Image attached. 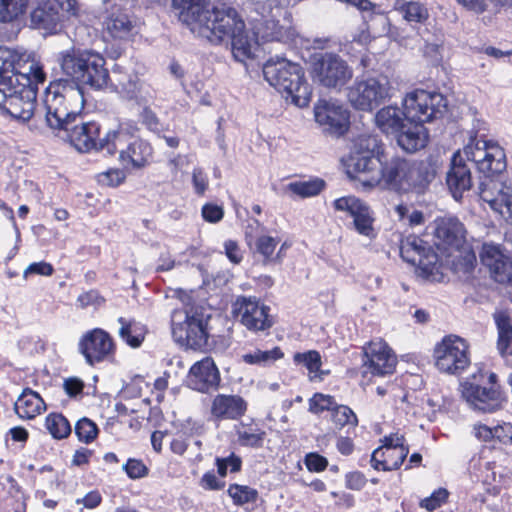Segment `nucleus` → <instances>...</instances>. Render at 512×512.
<instances>
[{
    "label": "nucleus",
    "mask_w": 512,
    "mask_h": 512,
    "mask_svg": "<svg viewBox=\"0 0 512 512\" xmlns=\"http://www.w3.org/2000/svg\"><path fill=\"white\" fill-rule=\"evenodd\" d=\"M462 395L475 409L482 412H494L501 408V393L494 388H485L473 383L463 385Z\"/></svg>",
    "instance_id": "obj_18"
},
{
    "label": "nucleus",
    "mask_w": 512,
    "mask_h": 512,
    "mask_svg": "<svg viewBox=\"0 0 512 512\" xmlns=\"http://www.w3.org/2000/svg\"><path fill=\"white\" fill-rule=\"evenodd\" d=\"M446 182L456 200L460 199L463 193L472 186L471 170L459 152L454 154L451 160V167L447 172Z\"/></svg>",
    "instance_id": "obj_22"
},
{
    "label": "nucleus",
    "mask_w": 512,
    "mask_h": 512,
    "mask_svg": "<svg viewBox=\"0 0 512 512\" xmlns=\"http://www.w3.org/2000/svg\"><path fill=\"white\" fill-rule=\"evenodd\" d=\"M424 122L407 121L397 134L398 145L406 152L413 153L424 148L428 141V133Z\"/></svg>",
    "instance_id": "obj_24"
},
{
    "label": "nucleus",
    "mask_w": 512,
    "mask_h": 512,
    "mask_svg": "<svg viewBox=\"0 0 512 512\" xmlns=\"http://www.w3.org/2000/svg\"><path fill=\"white\" fill-rule=\"evenodd\" d=\"M383 145L376 136L360 135L352 144L345 161L347 174L367 186H375L380 181L381 156Z\"/></svg>",
    "instance_id": "obj_7"
},
{
    "label": "nucleus",
    "mask_w": 512,
    "mask_h": 512,
    "mask_svg": "<svg viewBox=\"0 0 512 512\" xmlns=\"http://www.w3.org/2000/svg\"><path fill=\"white\" fill-rule=\"evenodd\" d=\"M246 411V402L239 396L218 395L215 397L211 412L217 418L237 419Z\"/></svg>",
    "instance_id": "obj_29"
},
{
    "label": "nucleus",
    "mask_w": 512,
    "mask_h": 512,
    "mask_svg": "<svg viewBox=\"0 0 512 512\" xmlns=\"http://www.w3.org/2000/svg\"><path fill=\"white\" fill-rule=\"evenodd\" d=\"M352 217L354 218L355 228L360 234L368 237L374 236V220L370 214V209L368 206H366L364 203L360 205L359 209L354 212Z\"/></svg>",
    "instance_id": "obj_36"
},
{
    "label": "nucleus",
    "mask_w": 512,
    "mask_h": 512,
    "mask_svg": "<svg viewBox=\"0 0 512 512\" xmlns=\"http://www.w3.org/2000/svg\"><path fill=\"white\" fill-rule=\"evenodd\" d=\"M306 465L309 470L322 471L327 466V460L317 454H310L306 458Z\"/></svg>",
    "instance_id": "obj_61"
},
{
    "label": "nucleus",
    "mask_w": 512,
    "mask_h": 512,
    "mask_svg": "<svg viewBox=\"0 0 512 512\" xmlns=\"http://www.w3.org/2000/svg\"><path fill=\"white\" fill-rule=\"evenodd\" d=\"M63 13L50 1L39 3L29 15L30 27L45 35L57 34L62 28Z\"/></svg>",
    "instance_id": "obj_17"
},
{
    "label": "nucleus",
    "mask_w": 512,
    "mask_h": 512,
    "mask_svg": "<svg viewBox=\"0 0 512 512\" xmlns=\"http://www.w3.org/2000/svg\"><path fill=\"white\" fill-rule=\"evenodd\" d=\"M36 98L30 75L18 72L12 60L0 56V107L26 122L34 114Z\"/></svg>",
    "instance_id": "obj_5"
},
{
    "label": "nucleus",
    "mask_w": 512,
    "mask_h": 512,
    "mask_svg": "<svg viewBox=\"0 0 512 512\" xmlns=\"http://www.w3.org/2000/svg\"><path fill=\"white\" fill-rule=\"evenodd\" d=\"M404 110L386 106L375 115L378 128L387 134H396L407 121L429 122L442 117L447 111V100L438 92L416 90L404 99Z\"/></svg>",
    "instance_id": "obj_3"
},
{
    "label": "nucleus",
    "mask_w": 512,
    "mask_h": 512,
    "mask_svg": "<svg viewBox=\"0 0 512 512\" xmlns=\"http://www.w3.org/2000/svg\"><path fill=\"white\" fill-rule=\"evenodd\" d=\"M54 272V269L51 264L46 262H38L30 264L24 271V277H27L29 274H39L44 276H50Z\"/></svg>",
    "instance_id": "obj_58"
},
{
    "label": "nucleus",
    "mask_w": 512,
    "mask_h": 512,
    "mask_svg": "<svg viewBox=\"0 0 512 512\" xmlns=\"http://www.w3.org/2000/svg\"><path fill=\"white\" fill-rule=\"evenodd\" d=\"M324 187V181L320 179L310 180V181H299L293 182L289 184V189L305 198L311 197L319 194Z\"/></svg>",
    "instance_id": "obj_41"
},
{
    "label": "nucleus",
    "mask_w": 512,
    "mask_h": 512,
    "mask_svg": "<svg viewBox=\"0 0 512 512\" xmlns=\"http://www.w3.org/2000/svg\"><path fill=\"white\" fill-rule=\"evenodd\" d=\"M480 260L491 272L496 264H499L506 255L503 254L498 245L484 243L479 253Z\"/></svg>",
    "instance_id": "obj_40"
},
{
    "label": "nucleus",
    "mask_w": 512,
    "mask_h": 512,
    "mask_svg": "<svg viewBox=\"0 0 512 512\" xmlns=\"http://www.w3.org/2000/svg\"><path fill=\"white\" fill-rule=\"evenodd\" d=\"M113 347L109 334L98 328L86 333L80 342V350L91 365L102 361L113 351Z\"/></svg>",
    "instance_id": "obj_16"
},
{
    "label": "nucleus",
    "mask_w": 512,
    "mask_h": 512,
    "mask_svg": "<svg viewBox=\"0 0 512 512\" xmlns=\"http://www.w3.org/2000/svg\"><path fill=\"white\" fill-rule=\"evenodd\" d=\"M245 24L239 17L237 11L231 7H216L211 10L210 17H207L205 23L202 25L206 37L214 35L217 39L221 40L224 37H232L234 33H239L243 30Z\"/></svg>",
    "instance_id": "obj_13"
},
{
    "label": "nucleus",
    "mask_w": 512,
    "mask_h": 512,
    "mask_svg": "<svg viewBox=\"0 0 512 512\" xmlns=\"http://www.w3.org/2000/svg\"><path fill=\"white\" fill-rule=\"evenodd\" d=\"M276 244L277 242L273 237L261 236L257 239L256 248L264 256L265 261H268L275 250Z\"/></svg>",
    "instance_id": "obj_52"
},
{
    "label": "nucleus",
    "mask_w": 512,
    "mask_h": 512,
    "mask_svg": "<svg viewBox=\"0 0 512 512\" xmlns=\"http://www.w3.org/2000/svg\"><path fill=\"white\" fill-rule=\"evenodd\" d=\"M224 212L220 206L213 204H206L202 208L203 218L211 223H216L223 218Z\"/></svg>",
    "instance_id": "obj_57"
},
{
    "label": "nucleus",
    "mask_w": 512,
    "mask_h": 512,
    "mask_svg": "<svg viewBox=\"0 0 512 512\" xmlns=\"http://www.w3.org/2000/svg\"><path fill=\"white\" fill-rule=\"evenodd\" d=\"M495 321L498 328L499 339L498 349L502 355L507 353V349L512 342V323L510 317L504 313L499 312L495 314Z\"/></svg>",
    "instance_id": "obj_35"
},
{
    "label": "nucleus",
    "mask_w": 512,
    "mask_h": 512,
    "mask_svg": "<svg viewBox=\"0 0 512 512\" xmlns=\"http://www.w3.org/2000/svg\"><path fill=\"white\" fill-rule=\"evenodd\" d=\"M46 426L54 438L62 439L71 432L68 420L61 414H51L46 419Z\"/></svg>",
    "instance_id": "obj_38"
},
{
    "label": "nucleus",
    "mask_w": 512,
    "mask_h": 512,
    "mask_svg": "<svg viewBox=\"0 0 512 512\" xmlns=\"http://www.w3.org/2000/svg\"><path fill=\"white\" fill-rule=\"evenodd\" d=\"M29 0H0V23L18 22L27 12Z\"/></svg>",
    "instance_id": "obj_33"
},
{
    "label": "nucleus",
    "mask_w": 512,
    "mask_h": 512,
    "mask_svg": "<svg viewBox=\"0 0 512 512\" xmlns=\"http://www.w3.org/2000/svg\"><path fill=\"white\" fill-rule=\"evenodd\" d=\"M231 39L232 53L236 60L243 62L245 59L253 55V48L257 45V41L249 37L245 27L239 33H234Z\"/></svg>",
    "instance_id": "obj_34"
},
{
    "label": "nucleus",
    "mask_w": 512,
    "mask_h": 512,
    "mask_svg": "<svg viewBox=\"0 0 512 512\" xmlns=\"http://www.w3.org/2000/svg\"><path fill=\"white\" fill-rule=\"evenodd\" d=\"M504 6H512V0H468L467 9L476 13L498 12Z\"/></svg>",
    "instance_id": "obj_42"
},
{
    "label": "nucleus",
    "mask_w": 512,
    "mask_h": 512,
    "mask_svg": "<svg viewBox=\"0 0 512 512\" xmlns=\"http://www.w3.org/2000/svg\"><path fill=\"white\" fill-rule=\"evenodd\" d=\"M332 412L333 422L340 427L345 425L355 426L358 422L356 415L348 406H335Z\"/></svg>",
    "instance_id": "obj_46"
},
{
    "label": "nucleus",
    "mask_w": 512,
    "mask_h": 512,
    "mask_svg": "<svg viewBox=\"0 0 512 512\" xmlns=\"http://www.w3.org/2000/svg\"><path fill=\"white\" fill-rule=\"evenodd\" d=\"M237 313L241 316V322L250 330H265L271 326L268 317V308L260 305L259 302L242 298L237 301Z\"/></svg>",
    "instance_id": "obj_21"
},
{
    "label": "nucleus",
    "mask_w": 512,
    "mask_h": 512,
    "mask_svg": "<svg viewBox=\"0 0 512 512\" xmlns=\"http://www.w3.org/2000/svg\"><path fill=\"white\" fill-rule=\"evenodd\" d=\"M457 255L453 256V267L456 272H462L464 274H470L476 265V255L470 248H464L463 250L455 249Z\"/></svg>",
    "instance_id": "obj_37"
},
{
    "label": "nucleus",
    "mask_w": 512,
    "mask_h": 512,
    "mask_svg": "<svg viewBox=\"0 0 512 512\" xmlns=\"http://www.w3.org/2000/svg\"><path fill=\"white\" fill-rule=\"evenodd\" d=\"M294 362L304 365L310 373H317L321 367V356L319 352L310 350L305 353H296L293 357Z\"/></svg>",
    "instance_id": "obj_43"
},
{
    "label": "nucleus",
    "mask_w": 512,
    "mask_h": 512,
    "mask_svg": "<svg viewBox=\"0 0 512 512\" xmlns=\"http://www.w3.org/2000/svg\"><path fill=\"white\" fill-rule=\"evenodd\" d=\"M463 153L484 175L479 185L480 198L503 218H512V185L496 178L506 169L504 150L496 143L474 138Z\"/></svg>",
    "instance_id": "obj_2"
},
{
    "label": "nucleus",
    "mask_w": 512,
    "mask_h": 512,
    "mask_svg": "<svg viewBox=\"0 0 512 512\" xmlns=\"http://www.w3.org/2000/svg\"><path fill=\"white\" fill-rule=\"evenodd\" d=\"M166 306L172 309V334L178 343L195 350L207 345V320L198 312L187 292L173 290L166 296Z\"/></svg>",
    "instance_id": "obj_4"
},
{
    "label": "nucleus",
    "mask_w": 512,
    "mask_h": 512,
    "mask_svg": "<svg viewBox=\"0 0 512 512\" xmlns=\"http://www.w3.org/2000/svg\"><path fill=\"white\" fill-rule=\"evenodd\" d=\"M435 237L438 245L459 249L464 242L465 230L455 218H440L435 221Z\"/></svg>",
    "instance_id": "obj_25"
},
{
    "label": "nucleus",
    "mask_w": 512,
    "mask_h": 512,
    "mask_svg": "<svg viewBox=\"0 0 512 512\" xmlns=\"http://www.w3.org/2000/svg\"><path fill=\"white\" fill-rule=\"evenodd\" d=\"M105 31L114 39H128L135 29V21L121 8L113 7L104 21Z\"/></svg>",
    "instance_id": "obj_26"
},
{
    "label": "nucleus",
    "mask_w": 512,
    "mask_h": 512,
    "mask_svg": "<svg viewBox=\"0 0 512 512\" xmlns=\"http://www.w3.org/2000/svg\"><path fill=\"white\" fill-rule=\"evenodd\" d=\"M266 81L298 107L310 101L311 91L300 65L284 58L269 59L263 66Z\"/></svg>",
    "instance_id": "obj_6"
},
{
    "label": "nucleus",
    "mask_w": 512,
    "mask_h": 512,
    "mask_svg": "<svg viewBox=\"0 0 512 512\" xmlns=\"http://www.w3.org/2000/svg\"><path fill=\"white\" fill-rule=\"evenodd\" d=\"M316 121L335 134H343L349 125V113L340 105L320 101L314 109Z\"/></svg>",
    "instance_id": "obj_19"
},
{
    "label": "nucleus",
    "mask_w": 512,
    "mask_h": 512,
    "mask_svg": "<svg viewBox=\"0 0 512 512\" xmlns=\"http://www.w3.org/2000/svg\"><path fill=\"white\" fill-rule=\"evenodd\" d=\"M440 48L441 46L439 44L428 43L424 48V55L430 58L433 64H438L442 59Z\"/></svg>",
    "instance_id": "obj_64"
},
{
    "label": "nucleus",
    "mask_w": 512,
    "mask_h": 512,
    "mask_svg": "<svg viewBox=\"0 0 512 512\" xmlns=\"http://www.w3.org/2000/svg\"><path fill=\"white\" fill-rule=\"evenodd\" d=\"M474 429L476 437L482 441H489L493 438H497L499 441L506 444V440L500 435V432L503 431L502 426H497L492 429L486 425L479 424L476 425Z\"/></svg>",
    "instance_id": "obj_50"
},
{
    "label": "nucleus",
    "mask_w": 512,
    "mask_h": 512,
    "mask_svg": "<svg viewBox=\"0 0 512 512\" xmlns=\"http://www.w3.org/2000/svg\"><path fill=\"white\" fill-rule=\"evenodd\" d=\"M189 383L193 389L200 392H207L219 386L220 374L212 358L206 357L191 367Z\"/></svg>",
    "instance_id": "obj_20"
},
{
    "label": "nucleus",
    "mask_w": 512,
    "mask_h": 512,
    "mask_svg": "<svg viewBox=\"0 0 512 512\" xmlns=\"http://www.w3.org/2000/svg\"><path fill=\"white\" fill-rule=\"evenodd\" d=\"M402 13L404 18L409 22L420 23L428 17L427 9L417 2H409L403 5Z\"/></svg>",
    "instance_id": "obj_47"
},
{
    "label": "nucleus",
    "mask_w": 512,
    "mask_h": 512,
    "mask_svg": "<svg viewBox=\"0 0 512 512\" xmlns=\"http://www.w3.org/2000/svg\"><path fill=\"white\" fill-rule=\"evenodd\" d=\"M404 446V436L399 435L398 433L390 434L389 436H385L383 439V445L380 448H392L399 449Z\"/></svg>",
    "instance_id": "obj_63"
},
{
    "label": "nucleus",
    "mask_w": 512,
    "mask_h": 512,
    "mask_svg": "<svg viewBox=\"0 0 512 512\" xmlns=\"http://www.w3.org/2000/svg\"><path fill=\"white\" fill-rule=\"evenodd\" d=\"M75 432L79 440L89 443L96 438L98 428L90 419L82 418L76 423Z\"/></svg>",
    "instance_id": "obj_44"
},
{
    "label": "nucleus",
    "mask_w": 512,
    "mask_h": 512,
    "mask_svg": "<svg viewBox=\"0 0 512 512\" xmlns=\"http://www.w3.org/2000/svg\"><path fill=\"white\" fill-rule=\"evenodd\" d=\"M209 0H172L174 9L178 11L179 20L186 25H199L201 28L211 10L207 9Z\"/></svg>",
    "instance_id": "obj_23"
},
{
    "label": "nucleus",
    "mask_w": 512,
    "mask_h": 512,
    "mask_svg": "<svg viewBox=\"0 0 512 512\" xmlns=\"http://www.w3.org/2000/svg\"><path fill=\"white\" fill-rule=\"evenodd\" d=\"M83 387H84L83 382L77 378H70V379L65 380V382H64V389H65L66 393L71 397L76 396L77 394L81 393L83 390Z\"/></svg>",
    "instance_id": "obj_62"
},
{
    "label": "nucleus",
    "mask_w": 512,
    "mask_h": 512,
    "mask_svg": "<svg viewBox=\"0 0 512 512\" xmlns=\"http://www.w3.org/2000/svg\"><path fill=\"white\" fill-rule=\"evenodd\" d=\"M265 437V432L248 433L239 432V442L241 445L250 447H260Z\"/></svg>",
    "instance_id": "obj_56"
},
{
    "label": "nucleus",
    "mask_w": 512,
    "mask_h": 512,
    "mask_svg": "<svg viewBox=\"0 0 512 512\" xmlns=\"http://www.w3.org/2000/svg\"><path fill=\"white\" fill-rule=\"evenodd\" d=\"M409 453L407 447H400L399 449L392 448H377L371 457L372 466L375 469L380 467L384 471L396 470L403 463Z\"/></svg>",
    "instance_id": "obj_30"
},
{
    "label": "nucleus",
    "mask_w": 512,
    "mask_h": 512,
    "mask_svg": "<svg viewBox=\"0 0 512 512\" xmlns=\"http://www.w3.org/2000/svg\"><path fill=\"white\" fill-rule=\"evenodd\" d=\"M400 254L404 261L417 266L423 277L439 280L438 255L425 241L418 237H407L401 243Z\"/></svg>",
    "instance_id": "obj_12"
},
{
    "label": "nucleus",
    "mask_w": 512,
    "mask_h": 512,
    "mask_svg": "<svg viewBox=\"0 0 512 512\" xmlns=\"http://www.w3.org/2000/svg\"><path fill=\"white\" fill-rule=\"evenodd\" d=\"M46 124L58 130L59 136L68 140L78 151L106 150L114 154L127 141L128 132L120 127L100 138V127L95 122L77 123L84 107L80 86L68 79L51 83L44 99Z\"/></svg>",
    "instance_id": "obj_1"
},
{
    "label": "nucleus",
    "mask_w": 512,
    "mask_h": 512,
    "mask_svg": "<svg viewBox=\"0 0 512 512\" xmlns=\"http://www.w3.org/2000/svg\"><path fill=\"white\" fill-rule=\"evenodd\" d=\"M314 81L326 88L340 89L353 77V70L340 56L324 53L312 65Z\"/></svg>",
    "instance_id": "obj_10"
},
{
    "label": "nucleus",
    "mask_w": 512,
    "mask_h": 512,
    "mask_svg": "<svg viewBox=\"0 0 512 512\" xmlns=\"http://www.w3.org/2000/svg\"><path fill=\"white\" fill-rule=\"evenodd\" d=\"M448 495L449 493L446 489L439 488L430 497L423 499L420 505L428 511H433L447 500Z\"/></svg>",
    "instance_id": "obj_51"
},
{
    "label": "nucleus",
    "mask_w": 512,
    "mask_h": 512,
    "mask_svg": "<svg viewBox=\"0 0 512 512\" xmlns=\"http://www.w3.org/2000/svg\"><path fill=\"white\" fill-rule=\"evenodd\" d=\"M229 495L233 498L234 502L238 505H242L251 501H254L257 496L256 490L241 485L230 486Z\"/></svg>",
    "instance_id": "obj_48"
},
{
    "label": "nucleus",
    "mask_w": 512,
    "mask_h": 512,
    "mask_svg": "<svg viewBox=\"0 0 512 512\" xmlns=\"http://www.w3.org/2000/svg\"><path fill=\"white\" fill-rule=\"evenodd\" d=\"M362 204L363 202L355 197H342L334 201L335 209L339 211H348L351 216Z\"/></svg>",
    "instance_id": "obj_53"
},
{
    "label": "nucleus",
    "mask_w": 512,
    "mask_h": 512,
    "mask_svg": "<svg viewBox=\"0 0 512 512\" xmlns=\"http://www.w3.org/2000/svg\"><path fill=\"white\" fill-rule=\"evenodd\" d=\"M52 5H56L59 12H65L69 15L75 16L77 14L76 0H53L50 1Z\"/></svg>",
    "instance_id": "obj_59"
},
{
    "label": "nucleus",
    "mask_w": 512,
    "mask_h": 512,
    "mask_svg": "<svg viewBox=\"0 0 512 512\" xmlns=\"http://www.w3.org/2000/svg\"><path fill=\"white\" fill-rule=\"evenodd\" d=\"M152 154L150 145L141 140L135 139L129 143L126 150H121L119 159L124 168H143Z\"/></svg>",
    "instance_id": "obj_28"
},
{
    "label": "nucleus",
    "mask_w": 512,
    "mask_h": 512,
    "mask_svg": "<svg viewBox=\"0 0 512 512\" xmlns=\"http://www.w3.org/2000/svg\"><path fill=\"white\" fill-rule=\"evenodd\" d=\"M411 163L412 161L405 158H391L382 165L380 181L378 184H381L388 190L400 194L404 193Z\"/></svg>",
    "instance_id": "obj_15"
},
{
    "label": "nucleus",
    "mask_w": 512,
    "mask_h": 512,
    "mask_svg": "<svg viewBox=\"0 0 512 512\" xmlns=\"http://www.w3.org/2000/svg\"><path fill=\"white\" fill-rule=\"evenodd\" d=\"M494 280L501 284L512 282V261L506 256L499 264H496L490 272Z\"/></svg>",
    "instance_id": "obj_45"
},
{
    "label": "nucleus",
    "mask_w": 512,
    "mask_h": 512,
    "mask_svg": "<svg viewBox=\"0 0 512 512\" xmlns=\"http://www.w3.org/2000/svg\"><path fill=\"white\" fill-rule=\"evenodd\" d=\"M124 469L130 478L136 479L147 475L148 468L140 461L136 459H129L124 465Z\"/></svg>",
    "instance_id": "obj_54"
},
{
    "label": "nucleus",
    "mask_w": 512,
    "mask_h": 512,
    "mask_svg": "<svg viewBox=\"0 0 512 512\" xmlns=\"http://www.w3.org/2000/svg\"><path fill=\"white\" fill-rule=\"evenodd\" d=\"M61 68L65 75L78 86L89 85L95 89L105 87L109 72L105 68V59L90 51H70L62 55Z\"/></svg>",
    "instance_id": "obj_8"
},
{
    "label": "nucleus",
    "mask_w": 512,
    "mask_h": 512,
    "mask_svg": "<svg viewBox=\"0 0 512 512\" xmlns=\"http://www.w3.org/2000/svg\"><path fill=\"white\" fill-rule=\"evenodd\" d=\"M334 405L335 403L333 397L317 393L310 399L309 410L318 414L325 410H333L335 407Z\"/></svg>",
    "instance_id": "obj_49"
},
{
    "label": "nucleus",
    "mask_w": 512,
    "mask_h": 512,
    "mask_svg": "<svg viewBox=\"0 0 512 512\" xmlns=\"http://www.w3.org/2000/svg\"><path fill=\"white\" fill-rule=\"evenodd\" d=\"M365 357L364 366L372 375L392 374L397 364L396 355L382 340L370 342L365 349Z\"/></svg>",
    "instance_id": "obj_14"
},
{
    "label": "nucleus",
    "mask_w": 512,
    "mask_h": 512,
    "mask_svg": "<svg viewBox=\"0 0 512 512\" xmlns=\"http://www.w3.org/2000/svg\"><path fill=\"white\" fill-rule=\"evenodd\" d=\"M255 35L263 41H282L289 37L290 27L280 24L276 14L270 17L256 20L254 26Z\"/></svg>",
    "instance_id": "obj_31"
},
{
    "label": "nucleus",
    "mask_w": 512,
    "mask_h": 512,
    "mask_svg": "<svg viewBox=\"0 0 512 512\" xmlns=\"http://www.w3.org/2000/svg\"><path fill=\"white\" fill-rule=\"evenodd\" d=\"M125 179V173L119 169L109 170L99 175V182L108 186H118Z\"/></svg>",
    "instance_id": "obj_55"
},
{
    "label": "nucleus",
    "mask_w": 512,
    "mask_h": 512,
    "mask_svg": "<svg viewBox=\"0 0 512 512\" xmlns=\"http://www.w3.org/2000/svg\"><path fill=\"white\" fill-rule=\"evenodd\" d=\"M118 322L121 324L119 334L127 344L131 347H139L144 340V334L135 326L133 322L126 321L124 318H119Z\"/></svg>",
    "instance_id": "obj_39"
},
{
    "label": "nucleus",
    "mask_w": 512,
    "mask_h": 512,
    "mask_svg": "<svg viewBox=\"0 0 512 512\" xmlns=\"http://www.w3.org/2000/svg\"><path fill=\"white\" fill-rule=\"evenodd\" d=\"M435 178V170L430 164L412 161L404 193L424 194Z\"/></svg>",
    "instance_id": "obj_27"
},
{
    "label": "nucleus",
    "mask_w": 512,
    "mask_h": 512,
    "mask_svg": "<svg viewBox=\"0 0 512 512\" xmlns=\"http://www.w3.org/2000/svg\"><path fill=\"white\" fill-rule=\"evenodd\" d=\"M391 86L386 76L371 77L355 82L348 90L351 105L362 111H371L391 97Z\"/></svg>",
    "instance_id": "obj_9"
},
{
    "label": "nucleus",
    "mask_w": 512,
    "mask_h": 512,
    "mask_svg": "<svg viewBox=\"0 0 512 512\" xmlns=\"http://www.w3.org/2000/svg\"><path fill=\"white\" fill-rule=\"evenodd\" d=\"M192 181L196 193L202 195L207 188V180L203 174V171L200 168L194 169L192 174Z\"/></svg>",
    "instance_id": "obj_60"
},
{
    "label": "nucleus",
    "mask_w": 512,
    "mask_h": 512,
    "mask_svg": "<svg viewBox=\"0 0 512 512\" xmlns=\"http://www.w3.org/2000/svg\"><path fill=\"white\" fill-rule=\"evenodd\" d=\"M45 409L43 399L30 388L23 390L14 404L16 414L23 419H32Z\"/></svg>",
    "instance_id": "obj_32"
},
{
    "label": "nucleus",
    "mask_w": 512,
    "mask_h": 512,
    "mask_svg": "<svg viewBox=\"0 0 512 512\" xmlns=\"http://www.w3.org/2000/svg\"><path fill=\"white\" fill-rule=\"evenodd\" d=\"M435 366L446 374L458 375L470 364L468 346L458 336H447L434 349Z\"/></svg>",
    "instance_id": "obj_11"
}]
</instances>
